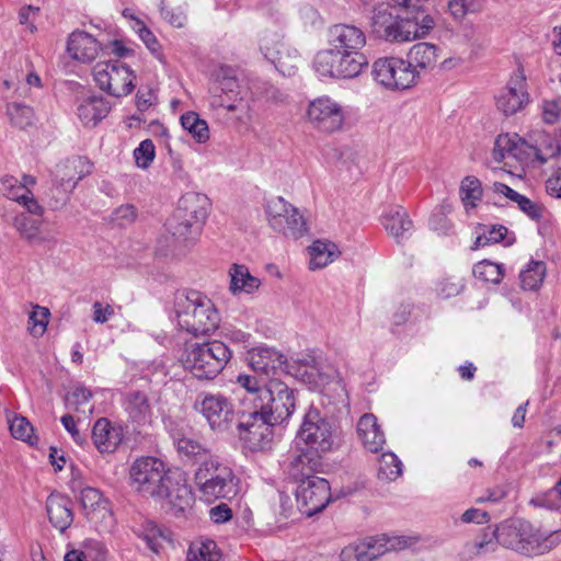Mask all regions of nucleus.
<instances>
[{
	"instance_id": "obj_1",
	"label": "nucleus",
	"mask_w": 561,
	"mask_h": 561,
	"mask_svg": "<svg viewBox=\"0 0 561 561\" xmlns=\"http://www.w3.org/2000/svg\"><path fill=\"white\" fill-rule=\"evenodd\" d=\"M500 540L507 549L536 557L548 553L561 542V530L542 531L527 520L514 519L500 526Z\"/></svg>"
},
{
	"instance_id": "obj_2",
	"label": "nucleus",
	"mask_w": 561,
	"mask_h": 561,
	"mask_svg": "<svg viewBox=\"0 0 561 561\" xmlns=\"http://www.w3.org/2000/svg\"><path fill=\"white\" fill-rule=\"evenodd\" d=\"M175 313L180 329L195 336L215 332L220 322L213 301L199 291L178 297Z\"/></svg>"
},
{
	"instance_id": "obj_3",
	"label": "nucleus",
	"mask_w": 561,
	"mask_h": 561,
	"mask_svg": "<svg viewBox=\"0 0 561 561\" xmlns=\"http://www.w3.org/2000/svg\"><path fill=\"white\" fill-rule=\"evenodd\" d=\"M209 201L206 195L187 193L165 222V229L179 242H192L199 236L208 216Z\"/></svg>"
},
{
	"instance_id": "obj_4",
	"label": "nucleus",
	"mask_w": 561,
	"mask_h": 561,
	"mask_svg": "<svg viewBox=\"0 0 561 561\" xmlns=\"http://www.w3.org/2000/svg\"><path fill=\"white\" fill-rule=\"evenodd\" d=\"M193 480L201 499L206 502L231 499L238 492V479L232 469L215 456L198 463Z\"/></svg>"
},
{
	"instance_id": "obj_5",
	"label": "nucleus",
	"mask_w": 561,
	"mask_h": 561,
	"mask_svg": "<svg viewBox=\"0 0 561 561\" xmlns=\"http://www.w3.org/2000/svg\"><path fill=\"white\" fill-rule=\"evenodd\" d=\"M296 444L304 445L310 453L323 456L337 447V426L318 409L311 407L297 432Z\"/></svg>"
},
{
	"instance_id": "obj_6",
	"label": "nucleus",
	"mask_w": 561,
	"mask_h": 561,
	"mask_svg": "<svg viewBox=\"0 0 561 561\" xmlns=\"http://www.w3.org/2000/svg\"><path fill=\"white\" fill-rule=\"evenodd\" d=\"M231 358V351L220 341L193 344L186 348L183 364L197 379H214Z\"/></svg>"
},
{
	"instance_id": "obj_7",
	"label": "nucleus",
	"mask_w": 561,
	"mask_h": 561,
	"mask_svg": "<svg viewBox=\"0 0 561 561\" xmlns=\"http://www.w3.org/2000/svg\"><path fill=\"white\" fill-rule=\"evenodd\" d=\"M254 409L276 425L287 421L296 408L295 390L284 381L271 378L262 389Z\"/></svg>"
},
{
	"instance_id": "obj_8",
	"label": "nucleus",
	"mask_w": 561,
	"mask_h": 561,
	"mask_svg": "<svg viewBox=\"0 0 561 561\" xmlns=\"http://www.w3.org/2000/svg\"><path fill=\"white\" fill-rule=\"evenodd\" d=\"M419 541L415 536H387L368 537L359 542L352 543L342 549L341 561H375L390 551H398L413 547Z\"/></svg>"
},
{
	"instance_id": "obj_9",
	"label": "nucleus",
	"mask_w": 561,
	"mask_h": 561,
	"mask_svg": "<svg viewBox=\"0 0 561 561\" xmlns=\"http://www.w3.org/2000/svg\"><path fill=\"white\" fill-rule=\"evenodd\" d=\"M367 57H356L332 47L319 50L313 58L314 71L323 78L354 79L368 67Z\"/></svg>"
},
{
	"instance_id": "obj_10",
	"label": "nucleus",
	"mask_w": 561,
	"mask_h": 561,
	"mask_svg": "<svg viewBox=\"0 0 561 561\" xmlns=\"http://www.w3.org/2000/svg\"><path fill=\"white\" fill-rule=\"evenodd\" d=\"M371 30L374 34L390 43H404L415 39V26L407 22V14L398 13L396 7L379 3L373 10Z\"/></svg>"
},
{
	"instance_id": "obj_11",
	"label": "nucleus",
	"mask_w": 561,
	"mask_h": 561,
	"mask_svg": "<svg viewBox=\"0 0 561 561\" xmlns=\"http://www.w3.org/2000/svg\"><path fill=\"white\" fill-rule=\"evenodd\" d=\"M170 474L161 459L140 457L129 469L130 485L141 495L153 499L161 494V486Z\"/></svg>"
},
{
	"instance_id": "obj_12",
	"label": "nucleus",
	"mask_w": 561,
	"mask_h": 561,
	"mask_svg": "<svg viewBox=\"0 0 561 561\" xmlns=\"http://www.w3.org/2000/svg\"><path fill=\"white\" fill-rule=\"evenodd\" d=\"M374 80L390 91H403L417 83L416 75L407 59L401 57H381L374 61Z\"/></svg>"
},
{
	"instance_id": "obj_13",
	"label": "nucleus",
	"mask_w": 561,
	"mask_h": 561,
	"mask_svg": "<svg viewBox=\"0 0 561 561\" xmlns=\"http://www.w3.org/2000/svg\"><path fill=\"white\" fill-rule=\"evenodd\" d=\"M96 85L115 98L128 95L135 88L134 71L119 60L100 61L93 68Z\"/></svg>"
},
{
	"instance_id": "obj_14",
	"label": "nucleus",
	"mask_w": 561,
	"mask_h": 561,
	"mask_svg": "<svg viewBox=\"0 0 561 561\" xmlns=\"http://www.w3.org/2000/svg\"><path fill=\"white\" fill-rule=\"evenodd\" d=\"M265 213L270 227L285 237L298 239L307 232L304 216L283 197L268 201Z\"/></svg>"
},
{
	"instance_id": "obj_15",
	"label": "nucleus",
	"mask_w": 561,
	"mask_h": 561,
	"mask_svg": "<svg viewBox=\"0 0 561 561\" xmlns=\"http://www.w3.org/2000/svg\"><path fill=\"white\" fill-rule=\"evenodd\" d=\"M275 423L267 420L252 408L243 414L238 424V435L243 445L251 451L267 450L272 447Z\"/></svg>"
},
{
	"instance_id": "obj_16",
	"label": "nucleus",
	"mask_w": 561,
	"mask_h": 561,
	"mask_svg": "<svg viewBox=\"0 0 561 561\" xmlns=\"http://www.w3.org/2000/svg\"><path fill=\"white\" fill-rule=\"evenodd\" d=\"M260 50L284 76H293L300 62L299 51L285 43L278 32H264L260 39Z\"/></svg>"
},
{
	"instance_id": "obj_17",
	"label": "nucleus",
	"mask_w": 561,
	"mask_h": 561,
	"mask_svg": "<svg viewBox=\"0 0 561 561\" xmlns=\"http://www.w3.org/2000/svg\"><path fill=\"white\" fill-rule=\"evenodd\" d=\"M307 119L319 131L332 134L342 129L345 113L339 102L322 95L309 102Z\"/></svg>"
},
{
	"instance_id": "obj_18",
	"label": "nucleus",
	"mask_w": 561,
	"mask_h": 561,
	"mask_svg": "<svg viewBox=\"0 0 561 561\" xmlns=\"http://www.w3.org/2000/svg\"><path fill=\"white\" fill-rule=\"evenodd\" d=\"M195 409L216 432L227 431L233 421V405L228 398L220 393L199 394L195 402Z\"/></svg>"
},
{
	"instance_id": "obj_19",
	"label": "nucleus",
	"mask_w": 561,
	"mask_h": 561,
	"mask_svg": "<svg viewBox=\"0 0 561 561\" xmlns=\"http://www.w3.org/2000/svg\"><path fill=\"white\" fill-rule=\"evenodd\" d=\"M71 489L80 493V503L90 522L104 528H111L113 526L114 517L110 503L98 489L84 486L75 476L71 480Z\"/></svg>"
},
{
	"instance_id": "obj_20",
	"label": "nucleus",
	"mask_w": 561,
	"mask_h": 561,
	"mask_svg": "<svg viewBox=\"0 0 561 561\" xmlns=\"http://www.w3.org/2000/svg\"><path fill=\"white\" fill-rule=\"evenodd\" d=\"M296 499L301 512L312 516L323 511L332 500L331 486L320 477L304 480L297 486Z\"/></svg>"
},
{
	"instance_id": "obj_21",
	"label": "nucleus",
	"mask_w": 561,
	"mask_h": 561,
	"mask_svg": "<svg viewBox=\"0 0 561 561\" xmlns=\"http://www.w3.org/2000/svg\"><path fill=\"white\" fill-rule=\"evenodd\" d=\"M160 493L153 499L174 515L185 513L194 502L191 488L181 476L170 474L161 486Z\"/></svg>"
},
{
	"instance_id": "obj_22",
	"label": "nucleus",
	"mask_w": 561,
	"mask_h": 561,
	"mask_svg": "<svg viewBox=\"0 0 561 561\" xmlns=\"http://www.w3.org/2000/svg\"><path fill=\"white\" fill-rule=\"evenodd\" d=\"M245 359L253 371L267 377L279 371L291 373L290 363L286 356L274 347H253L248 351Z\"/></svg>"
},
{
	"instance_id": "obj_23",
	"label": "nucleus",
	"mask_w": 561,
	"mask_h": 561,
	"mask_svg": "<svg viewBox=\"0 0 561 561\" xmlns=\"http://www.w3.org/2000/svg\"><path fill=\"white\" fill-rule=\"evenodd\" d=\"M328 44L330 47L340 51L354 55L356 57H366L362 49L366 45V34L364 31L352 24H335L329 30Z\"/></svg>"
},
{
	"instance_id": "obj_24",
	"label": "nucleus",
	"mask_w": 561,
	"mask_h": 561,
	"mask_svg": "<svg viewBox=\"0 0 561 561\" xmlns=\"http://www.w3.org/2000/svg\"><path fill=\"white\" fill-rule=\"evenodd\" d=\"M35 184L36 180L32 175L24 174L22 181H19L14 176H5L2 178V195L19 203L27 213L42 216L44 208L38 204L31 191V187Z\"/></svg>"
},
{
	"instance_id": "obj_25",
	"label": "nucleus",
	"mask_w": 561,
	"mask_h": 561,
	"mask_svg": "<svg viewBox=\"0 0 561 561\" xmlns=\"http://www.w3.org/2000/svg\"><path fill=\"white\" fill-rule=\"evenodd\" d=\"M291 373L297 378H300L304 382L321 386L340 376L336 371L330 370L324 371L322 363L312 354H301L296 360L290 363Z\"/></svg>"
},
{
	"instance_id": "obj_26",
	"label": "nucleus",
	"mask_w": 561,
	"mask_h": 561,
	"mask_svg": "<svg viewBox=\"0 0 561 561\" xmlns=\"http://www.w3.org/2000/svg\"><path fill=\"white\" fill-rule=\"evenodd\" d=\"M88 160L77 157L58 163L53 172V186L65 194H69L78 182L90 173Z\"/></svg>"
},
{
	"instance_id": "obj_27",
	"label": "nucleus",
	"mask_w": 561,
	"mask_h": 561,
	"mask_svg": "<svg viewBox=\"0 0 561 561\" xmlns=\"http://www.w3.org/2000/svg\"><path fill=\"white\" fill-rule=\"evenodd\" d=\"M528 101L525 77L516 75L510 79L496 96V106L505 115H512L522 110Z\"/></svg>"
},
{
	"instance_id": "obj_28",
	"label": "nucleus",
	"mask_w": 561,
	"mask_h": 561,
	"mask_svg": "<svg viewBox=\"0 0 561 561\" xmlns=\"http://www.w3.org/2000/svg\"><path fill=\"white\" fill-rule=\"evenodd\" d=\"M92 440L101 454L114 453L124 440V428L119 423L101 417L93 425Z\"/></svg>"
},
{
	"instance_id": "obj_29",
	"label": "nucleus",
	"mask_w": 561,
	"mask_h": 561,
	"mask_svg": "<svg viewBox=\"0 0 561 561\" xmlns=\"http://www.w3.org/2000/svg\"><path fill=\"white\" fill-rule=\"evenodd\" d=\"M322 456L310 453L306 448H301V451L294 456L288 466L287 473L296 482L301 483L304 480L318 478L316 473L321 471L322 468Z\"/></svg>"
},
{
	"instance_id": "obj_30",
	"label": "nucleus",
	"mask_w": 561,
	"mask_h": 561,
	"mask_svg": "<svg viewBox=\"0 0 561 561\" xmlns=\"http://www.w3.org/2000/svg\"><path fill=\"white\" fill-rule=\"evenodd\" d=\"M439 57L440 49L438 46L420 42L409 49L407 60L419 80L421 72L431 71L436 67Z\"/></svg>"
},
{
	"instance_id": "obj_31",
	"label": "nucleus",
	"mask_w": 561,
	"mask_h": 561,
	"mask_svg": "<svg viewBox=\"0 0 561 561\" xmlns=\"http://www.w3.org/2000/svg\"><path fill=\"white\" fill-rule=\"evenodd\" d=\"M100 49V43L84 31H75L68 37L67 51L77 61H93L98 57Z\"/></svg>"
},
{
	"instance_id": "obj_32",
	"label": "nucleus",
	"mask_w": 561,
	"mask_h": 561,
	"mask_svg": "<svg viewBox=\"0 0 561 561\" xmlns=\"http://www.w3.org/2000/svg\"><path fill=\"white\" fill-rule=\"evenodd\" d=\"M111 111V104L103 96L89 95L79 100L77 116L87 128L95 127Z\"/></svg>"
},
{
	"instance_id": "obj_33",
	"label": "nucleus",
	"mask_w": 561,
	"mask_h": 561,
	"mask_svg": "<svg viewBox=\"0 0 561 561\" xmlns=\"http://www.w3.org/2000/svg\"><path fill=\"white\" fill-rule=\"evenodd\" d=\"M357 435L370 453H379L386 444L385 433L371 413H365L357 422Z\"/></svg>"
},
{
	"instance_id": "obj_34",
	"label": "nucleus",
	"mask_w": 561,
	"mask_h": 561,
	"mask_svg": "<svg viewBox=\"0 0 561 561\" xmlns=\"http://www.w3.org/2000/svg\"><path fill=\"white\" fill-rule=\"evenodd\" d=\"M381 224L398 242L408 239L413 231V222L401 206H393L385 211Z\"/></svg>"
},
{
	"instance_id": "obj_35",
	"label": "nucleus",
	"mask_w": 561,
	"mask_h": 561,
	"mask_svg": "<svg viewBox=\"0 0 561 561\" xmlns=\"http://www.w3.org/2000/svg\"><path fill=\"white\" fill-rule=\"evenodd\" d=\"M49 522L64 533L73 522L72 504L69 497L61 494H50L46 501Z\"/></svg>"
},
{
	"instance_id": "obj_36",
	"label": "nucleus",
	"mask_w": 561,
	"mask_h": 561,
	"mask_svg": "<svg viewBox=\"0 0 561 561\" xmlns=\"http://www.w3.org/2000/svg\"><path fill=\"white\" fill-rule=\"evenodd\" d=\"M489 190H491L495 194L503 195L511 202L515 203L518 206V208L524 214H526L529 218H531L534 220H538L541 218L542 207L539 204L530 201L525 195L517 193L510 186H507L503 183H500V182H494L489 187Z\"/></svg>"
},
{
	"instance_id": "obj_37",
	"label": "nucleus",
	"mask_w": 561,
	"mask_h": 561,
	"mask_svg": "<svg viewBox=\"0 0 561 561\" xmlns=\"http://www.w3.org/2000/svg\"><path fill=\"white\" fill-rule=\"evenodd\" d=\"M525 149H528V156H533L536 160L541 163L547 162L550 158H553L558 153H561L560 148V135L554 140L550 135L545 133H538L534 144L527 142Z\"/></svg>"
},
{
	"instance_id": "obj_38",
	"label": "nucleus",
	"mask_w": 561,
	"mask_h": 561,
	"mask_svg": "<svg viewBox=\"0 0 561 561\" xmlns=\"http://www.w3.org/2000/svg\"><path fill=\"white\" fill-rule=\"evenodd\" d=\"M229 275V289L233 295H238L241 293L252 294L261 285L260 279L251 275L249 268L245 265L233 264L230 267Z\"/></svg>"
},
{
	"instance_id": "obj_39",
	"label": "nucleus",
	"mask_w": 561,
	"mask_h": 561,
	"mask_svg": "<svg viewBox=\"0 0 561 561\" xmlns=\"http://www.w3.org/2000/svg\"><path fill=\"white\" fill-rule=\"evenodd\" d=\"M527 141L518 138L517 135H499L494 142L493 159L501 162L508 157L518 159L522 151L525 150Z\"/></svg>"
},
{
	"instance_id": "obj_40",
	"label": "nucleus",
	"mask_w": 561,
	"mask_h": 561,
	"mask_svg": "<svg viewBox=\"0 0 561 561\" xmlns=\"http://www.w3.org/2000/svg\"><path fill=\"white\" fill-rule=\"evenodd\" d=\"M309 266L311 270L323 268L340 254L336 245L329 241H314L309 248Z\"/></svg>"
},
{
	"instance_id": "obj_41",
	"label": "nucleus",
	"mask_w": 561,
	"mask_h": 561,
	"mask_svg": "<svg viewBox=\"0 0 561 561\" xmlns=\"http://www.w3.org/2000/svg\"><path fill=\"white\" fill-rule=\"evenodd\" d=\"M136 534L147 545V547L154 553H158L163 546V542L169 540V534L161 529L154 522L145 520L141 523Z\"/></svg>"
},
{
	"instance_id": "obj_42",
	"label": "nucleus",
	"mask_w": 561,
	"mask_h": 561,
	"mask_svg": "<svg viewBox=\"0 0 561 561\" xmlns=\"http://www.w3.org/2000/svg\"><path fill=\"white\" fill-rule=\"evenodd\" d=\"M126 410L137 423H146L151 416V407L144 392L135 391L126 397Z\"/></svg>"
},
{
	"instance_id": "obj_43",
	"label": "nucleus",
	"mask_w": 561,
	"mask_h": 561,
	"mask_svg": "<svg viewBox=\"0 0 561 561\" xmlns=\"http://www.w3.org/2000/svg\"><path fill=\"white\" fill-rule=\"evenodd\" d=\"M182 127L198 144H206L209 140V127L205 119H202L196 112H186L181 118Z\"/></svg>"
},
{
	"instance_id": "obj_44",
	"label": "nucleus",
	"mask_w": 561,
	"mask_h": 561,
	"mask_svg": "<svg viewBox=\"0 0 561 561\" xmlns=\"http://www.w3.org/2000/svg\"><path fill=\"white\" fill-rule=\"evenodd\" d=\"M421 0H411V7L401 5L407 10H410L412 15L407 12V22L414 24L415 26V39L425 36L430 30L434 27V20L431 15L425 14L420 5Z\"/></svg>"
},
{
	"instance_id": "obj_45",
	"label": "nucleus",
	"mask_w": 561,
	"mask_h": 561,
	"mask_svg": "<svg viewBox=\"0 0 561 561\" xmlns=\"http://www.w3.org/2000/svg\"><path fill=\"white\" fill-rule=\"evenodd\" d=\"M174 444L179 455L187 460L201 462L204 459L211 457L209 455V450L192 437L182 436L178 438Z\"/></svg>"
},
{
	"instance_id": "obj_46",
	"label": "nucleus",
	"mask_w": 561,
	"mask_h": 561,
	"mask_svg": "<svg viewBox=\"0 0 561 561\" xmlns=\"http://www.w3.org/2000/svg\"><path fill=\"white\" fill-rule=\"evenodd\" d=\"M13 225L19 233L30 242L42 243L45 238L41 236L42 221L39 219L30 218L25 214L15 216Z\"/></svg>"
},
{
	"instance_id": "obj_47",
	"label": "nucleus",
	"mask_w": 561,
	"mask_h": 561,
	"mask_svg": "<svg viewBox=\"0 0 561 561\" xmlns=\"http://www.w3.org/2000/svg\"><path fill=\"white\" fill-rule=\"evenodd\" d=\"M546 265L541 261H531L520 271L519 278L524 289L536 290L542 284Z\"/></svg>"
},
{
	"instance_id": "obj_48",
	"label": "nucleus",
	"mask_w": 561,
	"mask_h": 561,
	"mask_svg": "<svg viewBox=\"0 0 561 561\" xmlns=\"http://www.w3.org/2000/svg\"><path fill=\"white\" fill-rule=\"evenodd\" d=\"M92 393L84 387H76L66 398V405L69 411L81 413L83 415L91 414L93 405L90 403Z\"/></svg>"
},
{
	"instance_id": "obj_49",
	"label": "nucleus",
	"mask_w": 561,
	"mask_h": 561,
	"mask_svg": "<svg viewBox=\"0 0 561 561\" xmlns=\"http://www.w3.org/2000/svg\"><path fill=\"white\" fill-rule=\"evenodd\" d=\"M220 106L232 114V117L241 125H249L254 117L252 102L249 99L240 96L232 102L225 103L221 101Z\"/></svg>"
},
{
	"instance_id": "obj_50",
	"label": "nucleus",
	"mask_w": 561,
	"mask_h": 561,
	"mask_svg": "<svg viewBox=\"0 0 561 561\" xmlns=\"http://www.w3.org/2000/svg\"><path fill=\"white\" fill-rule=\"evenodd\" d=\"M8 423L11 435L14 438L21 439L30 446L37 445L38 437L34 435V428L26 417L14 416L13 419H10V416H8Z\"/></svg>"
},
{
	"instance_id": "obj_51",
	"label": "nucleus",
	"mask_w": 561,
	"mask_h": 561,
	"mask_svg": "<svg viewBox=\"0 0 561 561\" xmlns=\"http://www.w3.org/2000/svg\"><path fill=\"white\" fill-rule=\"evenodd\" d=\"M220 554L217 545L213 540H201L190 546L188 561H219Z\"/></svg>"
},
{
	"instance_id": "obj_52",
	"label": "nucleus",
	"mask_w": 561,
	"mask_h": 561,
	"mask_svg": "<svg viewBox=\"0 0 561 561\" xmlns=\"http://www.w3.org/2000/svg\"><path fill=\"white\" fill-rule=\"evenodd\" d=\"M482 194L483 190L480 181L477 178L466 176L461 181L460 197L467 209L474 208L478 202L481 199Z\"/></svg>"
},
{
	"instance_id": "obj_53",
	"label": "nucleus",
	"mask_w": 561,
	"mask_h": 561,
	"mask_svg": "<svg viewBox=\"0 0 561 561\" xmlns=\"http://www.w3.org/2000/svg\"><path fill=\"white\" fill-rule=\"evenodd\" d=\"M472 273L480 280L499 284L504 276V265L483 260L473 266Z\"/></svg>"
},
{
	"instance_id": "obj_54",
	"label": "nucleus",
	"mask_w": 561,
	"mask_h": 561,
	"mask_svg": "<svg viewBox=\"0 0 561 561\" xmlns=\"http://www.w3.org/2000/svg\"><path fill=\"white\" fill-rule=\"evenodd\" d=\"M106 554V549L103 543L99 541H88L85 543V550H70L65 556V561H102Z\"/></svg>"
},
{
	"instance_id": "obj_55",
	"label": "nucleus",
	"mask_w": 561,
	"mask_h": 561,
	"mask_svg": "<svg viewBox=\"0 0 561 561\" xmlns=\"http://www.w3.org/2000/svg\"><path fill=\"white\" fill-rule=\"evenodd\" d=\"M402 474V462L393 453H383L379 459L378 478L393 481Z\"/></svg>"
},
{
	"instance_id": "obj_56",
	"label": "nucleus",
	"mask_w": 561,
	"mask_h": 561,
	"mask_svg": "<svg viewBox=\"0 0 561 561\" xmlns=\"http://www.w3.org/2000/svg\"><path fill=\"white\" fill-rule=\"evenodd\" d=\"M483 0H449L448 11L457 22H462L468 14L481 12Z\"/></svg>"
},
{
	"instance_id": "obj_57",
	"label": "nucleus",
	"mask_w": 561,
	"mask_h": 561,
	"mask_svg": "<svg viewBox=\"0 0 561 561\" xmlns=\"http://www.w3.org/2000/svg\"><path fill=\"white\" fill-rule=\"evenodd\" d=\"M236 385L245 391L243 402H249L252 408L257 403V399L261 398L262 389L264 386H261L257 378L255 376L249 374H240L236 378Z\"/></svg>"
},
{
	"instance_id": "obj_58",
	"label": "nucleus",
	"mask_w": 561,
	"mask_h": 561,
	"mask_svg": "<svg viewBox=\"0 0 561 561\" xmlns=\"http://www.w3.org/2000/svg\"><path fill=\"white\" fill-rule=\"evenodd\" d=\"M7 115L11 124L21 129L31 126L35 119L33 110L22 103L8 105Z\"/></svg>"
},
{
	"instance_id": "obj_59",
	"label": "nucleus",
	"mask_w": 561,
	"mask_h": 561,
	"mask_svg": "<svg viewBox=\"0 0 561 561\" xmlns=\"http://www.w3.org/2000/svg\"><path fill=\"white\" fill-rule=\"evenodd\" d=\"M508 233V229L502 225L484 226L483 231L479 233L473 242L472 250H477L481 247L490 243H497L505 240Z\"/></svg>"
},
{
	"instance_id": "obj_60",
	"label": "nucleus",
	"mask_w": 561,
	"mask_h": 561,
	"mask_svg": "<svg viewBox=\"0 0 561 561\" xmlns=\"http://www.w3.org/2000/svg\"><path fill=\"white\" fill-rule=\"evenodd\" d=\"M49 310L45 307L35 306L28 317V331L35 336H42L47 329Z\"/></svg>"
},
{
	"instance_id": "obj_61",
	"label": "nucleus",
	"mask_w": 561,
	"mask_h": 561,
	"mask_svg": "<svg viewBox=\"0 0 561 561\" xmlns=\"http://www.w3.org/2000/svg\"><path fill=\"white\" fill-rule=\"evenodd\" d=\"M156 157V149L151 139L142 140L134 150V158L138 168L147 169Z\"/></svg>"
},
{
	"instance_id": "obj_62",
	"label": "nucleus",
	"mask_w": 561,
	"mask_h": 561,
	"mask_svg": "<svg viewBox=\"0 0 561 561\" xmlns=\"http://www.w3.org/2000/svg\"><path fill=\"white\" fill-rule=\"evenodd\" d=\"M479 556L494 552L501 543L500 527L492 531L483 533L477 540L473 541Z\"/></svg>"
},
{
	"instance_id": "obj_63",
	"label": "nucleus",
	"mask_w": 561,
	"mask_h": 561,
	"mask_svg": "<svg viewBox=\"0 0 561 561\" xmlns=\"http://www.w3.org/2000/svg\"><path fill=\"white\" fill-rule=\"evenodd\" d=\"M479 556L494 552L501 543L500 527L492 531L483 533L477 540L473 541Z\"/></svg>"
},
{
	"instance_id": "obj_64",
	"label": "nucleus",
	"mask_w": 561,
	"mask_h": 561,
	"mask_svg": "<svg viewBox=\"0 0 561 561\" xmlns=\"http://www.w3.org/2000/svg\"><path fill=\"white\" fill-rule=\"evenodd\" d=\"M218 88L220 91L226 94L229 99V94H233L238 96L239 92V83L237 78L232 75V71L228 68H221L218 75Z\"/></svg>"
}]
</instances>
